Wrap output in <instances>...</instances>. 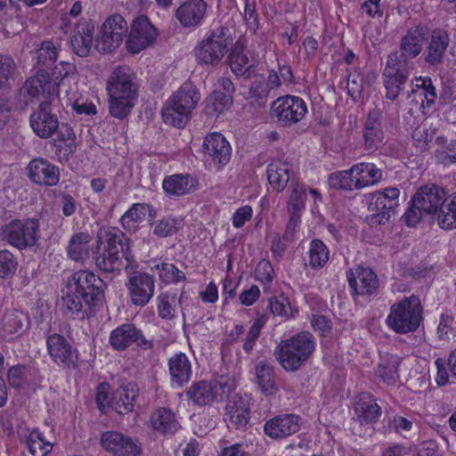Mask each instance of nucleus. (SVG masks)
<instances>
[{
	"instance_id": "f257e3e1",
	"label": "nucleus",
	"mask_w": 456,
	"mask_h": 456,
	"mask_svg": "<svg viewBox=\"0 0 456 456\" xmlns=\"http://www.w3.org/2000/svg\"><path fill=\"white\" fill-rule=\"evenodd\" d=\"M105 289V282L94 273H75L61 289L59 305L63 315L78 320L90 318L102 304Z\"/></svg>"
},
{
	"instance_id": "f03ea898",
	"label": "nucleus",
	"mask_w": 456,
	"mask_h": 456,
	"mask_svg": "<svg viewBox=\"0 0 456 456\" xmlns=\"http://www.w3.org/2000/svg\"><path fill=\"white\" fill-rule=\"evenodd\" d=\"M95 268L104 273H119L122 269L134 266V256L131 250V240L120 230L111 229L105 233L102 247L93 251Z\"/></svg>"
},
{
	"instance_id": "7ed1b4c3",
	"label": "nucleus",
	"mask_w": 456,
	"mask_h": 456,
	"mask_svg": "<svg viewBox=\"0 0 456 456\" xmlns=\"http://www.w3.org/2000/svg\"><path fill=\"white\" fill-rule=\"evenodd\" d=\"M315 348L314 336L302 331L281 340L274 348L273 355L286 371L298 370L310 358Z\"/></svg>"
},
{
	"instance_id": "20e7f679",
	"label": "nucleus",
	"mask_w": 456,
	"mask_h": 456,
	"mask_svg": "<svg viewBox=\"0 0 456 456\" xmlns=\"http://www.w3.org/2000/svg\"><path fill=\"white\" fill-rule=\"evenodd\" d=\"M200 100L197 87L190 81L184 82L162 109L164 122L178 128L184 127Z\"/></svg>"
},
{
	"instance_id": "39448f33",
	"label": "nucleus",
	"mask_w": 456,
	"mask_h": 456,
	"mask_svg": "<svg viewBox=\"0 0 456 456\" xmlns=\"http://www.w3.org/2000/svg\"><path fill=\"white\" fill-rule=\"evenodd\" d=\"M446 194L443 188L435 184L421 186L415 193L411 206L404 213L407 225L415 226L423 216L436 219Z\"/></svg>"
},
{
	"instance_id": "423d86ee",
	"label": "nucleus",
	"mask_w": 456,
	"mask_h": 456,
	"mask_svg": "<svg viewBox=\"0 0 456 456\" xmlns=\"http://www.w3.org/2000/svg\"><path fill=\"white\" fill-rule=\"evenodd\" d=\"M422 321V305L417 296L404 297L392 305L387 317V326L395 333L406 334L415 331Z\"/></svg>"
},
{
	"instance_id": "0eeeda50",
	"label": "nucleus",
	"mask_w": 456,
	"mask_h": 456,
	"mask_svg": "<svg viewBox=\"0 0 456 456\" xmlns=\"http://www.w3.org/2000/svg\"><path fill=\"white\" fill-rule=\"evenodd\" d=\"M230 42L227 27L217 26L210 29L194 47L193 53L197 62L200 65L217 66L227 53Z\"/></svg>"
},
{
	"instance_id": "6e6552de",
	"label": "nucleus",
	"mask_w": 456,
	"mask_h": 456,
	"mask_svg": "<svg viewBox=\"0 0 456 456\" xmlns=\"http://www.w3.org/2000/svg\"><path fill=\"white\" fill-rule=\"evenodd\" d=\"M40 224L37 218L12 219L0 228V240L24 250L37 245Z\"/></svg>"
},
{
	"instance_id": "1a4fd4ad",
	"label": "nucleus",
	"mask_w": 456,
	"mask_h": 456,
	"mask_svg": "<svg viewBox=\"0 0 456 456\" xmlns=\"http://www.w3.org/2000/svg\"><path fill=\"white\" fill-rule=\"evenodd\" d=\"M61 110L60 97L41 100L29 117V125L33 132L41 139L52 137L60 126Z\"/></svg>"
},
{
	"instance_id": "9d476101",
	"label": "nucleus",
	"mask_w": 456,
	"mask_h": 456,
	"mask_svg": "<svg viewBox=\"0 0 456 456\" xmlns=\"http://www.w3.org/2000/svg\"><path fill=\"white\" fill-rule=\"evenodd\" d=\"M400 191L396 187H388L382 191H375L368 196L366 219L370 225L385 224L389 221L399 206Z\"/></svg>"
},
{
	"instance_id": "9b49d317",
	"label": "nucleus",
	"mask_w": 456,
	"mask_h": 456,
	"mask_svg": "<svg viewBox=\"0 0 456 456\" xmlns=\"http://www.w3.org/2000/svg\"><path fill=\"white\" fill-rule=\"evenodd\" d=\"M307 113L306 102L296 95L278 97L271 104L270 115L282 127H291L300 122Z\"/></svg>"
},
{
	"instance_id": "f8f14e48",
	"label": "nucleus",
	"mask_w": 456,
	"mask_h": 456,
	"mask_svg": "<svg viewBox=\"0 0 456 456\" xmlns=\"http://www.w3.org/2000/svg\"><path fill=\"white\" fill-rule=\"evenodd\" d=\"M127 33L126 20L120 14L111 15L102 26L95 39V49L101 53H111L122 44Z\"/></svg>"
},
{
	"instance_id": "ddd939ff",
	"label": "nucleus",
	"mask_w": 456,
	"mask_h": 456,
	"mask_svg": "<svg viewBox=\"0 0 456 456\" xmlns=\"http://www.w3.org/2000/svg\"><path fill=\"white\" fill-rule=\"evenodd\" d=\"M409 75L408 64L399 59L397 53H389L382 74L387 99L395 101L398 98Z\"/></svg>"
},
{
	"instance_id": "4468645a",
	"label": "nucleus",
	"mask_w": 456,
	"mask_h": 456,
	"mask_svg": "<svg viewBox=\"0 0 456 456\" xmlns=\"http://www.w3.org/2000/svg\"><path fill=\"white\" fill-rule=\"evenodd\" d=\"M46 347L51 359L59 367L64 370L77 369V350L62 335H50L46 339Z\"/></svg>"
},
{
	"instance_id": "2eb2a0df",
	"label": "nucleus",
	"mask_w": 456,
	"mask_h": 456,
	"mask_svg": "<svg viewBox=\"0 0 456 456\" xmlns=\"http://www.w3.org/2000/svg\"><path fill=\"white\" fill-rule=\"evenodd\" d=\"M157 35V29L146 16L137 17L134 20L126 40L127 50L132 53H140L155 41Z\"/></svg>"
},
{
	"instance_id": "dca6fc26",
	"label": "nucleus",
	"mask_w": 456,
	"mask_h": 456,
	"mask_svg": "<svg viewBox=\"0 0 456 456\" xmlns=\"http://www.w3.org/2000/svg\"><path fill=\"white\" fill-rule=\"evenodd\" d=\"M126 287L128 289L131 303L142 307L150 302L154 294V278L146 273L134 272L129 276Z\"/></svg>"
},
{
	"instance_id": "f3484780",
	"label": "nucleus",
	"mask_w": 456,
	"mask_h": 456,
	"mask_svg": "<svg viewBox=\"0 0 456 456\" xmlns=\"http://www.w3.org/2000/svg\"><path fill=\"white\" fill-rule=\"evenodd\" d=\"M107 90L109 95L137 99L138 86L134 72L126 66L116 68L108 79Z\"/></svg>"
},
{
	"instance_id": "a211bd4d",
	"label": "nucleus",
	"mask_w": 456,
	"mask_h": 456,
	"mask_svg": "<svg viewBox=\"0 0 456 456\" xmlns=\"http://www.w3.org/2000/svg\"><path fill=\"white\" fill-rule=\"evenodd\" d=\"M100 444L105 451L116 456H137L141 452L134 439L118 431L103 432Z\"/></svg>"
},
{
	"instance_id": "6ab92c4d",
	"label": "nucleus",
	"mask_w": 456,
	"mask_h": 456,
	"mask_svg": "<svg viewBox=\"0 0 456 456\" xmlns=\"http://www.w3.org/2000/svg\"><path fill=\"white\" fill-rule=\"evenodd\" d=\"M20 92L31 99L41 96L42 100H52L53 97H59V86L52 81L47 72L39 70L27 79Z\"/></svg>"
},
{
	"instance_id": "aec40b11",
	"label": "nucleus",
	"mask_w": 456,
	"mask_h": 456,
	"mask_svg": "<svg viewBox=\"0 0 456 456\" xmlns=\"http://www.w3.org/2000/svg\"><path fill=\"white\" fill-rule=\"evenodd\" d=\"M28 177L36 184L52 187L60 181V169L57 166L43 158L32 159L28 167Z\"/></svg>"
},
{
	"instance_id": "412c9836",
	"label": "nucleus",
	"mask_w": 456,
	"mask_h": 456,
	"mask_svg": "<svg viewBox=\"0 0 456 456\" xmlns=\"http://www.w3.org/2000/svg\"><path fill=\"white\" fill-rule=\"evenodd\" d=\"M347 280L354 295L371 296L379 289V281L372 269L359 266L347 272Z\"/></svg>"
},
{
	"instance_id": "4be33fe9",
	"label": "nucleus",
	"mask_w": 456,
	"mask_h": 456,
	"mask_svg": "<svg viewBox=\"0 0 456 456\" xmlns=\"http://www.w3.org/2000/svg\"><path fill=\"white\" fill-rule=\"evenodd\" d=\"M134 343L144 348H151L152 346V343L145 339L142 330L134 324H123L110 333V344L116 350H125Z\"/></svg>"
},
{
	"instance_id": "5701e85b",
	"label": "nucleus",
	"mask_w": 456,
	"mask_h": 456,
	"mask_svg": "<svg viewBox=\"0 0 456 456\" xmlns=\"http://www.w3.org/2000/svg\"><path fill=\"white\" fill-rule=\"evenodd\" d=\"M300 427L301 419L298 415L281 414L265 423L264 432L273 439H284L296 434Z\"/></svg>"
},
{
	"instance_id": "b1692460",
	"label": "nucleus",
	"mask_w": 456,
	"mask_h": 456,
	"mask_svg": "<svg viewBox=\"0 0 456 456\" xmlns=\"http://www.w3.org/2000/svg\"><path fill=\"white\" fill-rule=\"evenodd\" d=\"M208 4L204 0H184L176 9L175 16L183 28L200 27L206 18Z\"/></svg>"
},
{
	"instance_id": "393cba45",
	"label": "nucleus",
	"mask_w": 456,
	"mask_h": 456,
	"mask_svg": "<svg viewBox=\"0 0 456 456\" xmlns=\"http://www.w3.org/2000/svg\"><path fill=\"white\" fill-rule=\"evenodd\" d=\"M436 97V87L430 77H416L415 82L411 83V91L408 94V99L413 105L410 108V112H412L413 107L419 110L431 107Z\"/></svg>"
},
{
	"instance_id": "a878e982",
	"label": "nucleus",
	"mask_w": 456,
	"mask_h": 456,
	"mask_svg": "<svg viewBox=\"0 0 456 456\" xmlns=\"http://www.w3.org/2000/svg\"><path fill=\"white\" fill-rule=\"evenodd\" d=\"M250 419L249 400L240 395H232L225 406L224 420L236 429L247 426Z\"/></svg>"
},
{
	"instance_id": "bb28decb",
	"label": "nucleus",
	"mask_w": 456,
	"mask_h": 456,
	"mask_svg": "<svg viewBox=\"0 0 456 456\" xmlns=\"http://www.w3.org/2000/svg\"><path fill=\"white\" fill-rule=\"evenodd\" d=\"M203 153L209 157L218 167L226 165L231 159V146L224 136L220 133L208 134L202 145Z\"/></svg>"
},
{
	"instance_id": "cd10ccee",
	"label": "nucleus",
	"mask_w": 456,
	"mask_h": 456,
	"mask_svg": "<svg viewBox=\"0 0 456 456\" xmlns=\"http://www.w3.org/2000/svg\"><path fill=\"white\" fill-rule=\"evenodd\" d=\"M426 32V28L420 24L411 27L401 38L399 59L407 63L408 59H414L419 56L423 50L422 44L425 40Z\"/></svg>"
},
{
	"instance_id": "c85d7f7f",
	"label": "nucleus",
	"mask_w": 456,
	"mask_h": 456,
	"mask_svg": "<svg viewBox=\"0 0 456 456\" xmlns=\"http://www.w3.org/2000/svg\"><path fill=\"white\" fill-rule=\"evenodd\" d=\"M449 43L450 37L447 31L442 28L433 29L428 39L424 53L425 61L430 66L443 63Z\"/></svg>"
},
{
	"instance_id": "c756f323",
	"label": "nucleus",
	"mask_w": 456,
	"mask_h": 456,
	"mask_svg": "<svg viewBox=\"0 0 456 456\" xmlns=\"http://www.w3.org/2000/svg\"><path fill=\"white\" fill-rule=\"evenodd\" d=\"M364 149L375 151L385 144V134L380 122V112L373 109L369 111L362 131Z\"/></svg>"
},
{
	"instance_id": "7c9ffc66",
	"label": "nucleus",
	"mask_w": 456,
	"mask_h": 456,
	"mask_svg": "<svg viewBox=\"0 0 456 456\" xmlns=\"http://www.w3.org/2000/svg\"><path fill=\"white\" fill-rule=\"evenodd\" d=\"M198 182L189 174H175L165 177L162 188L169 198H179L197 189Z\"/></svg>"
},
{
	"instance_id": "2f4dec72",
	"label": "nucleus",
	"mask_w": 456,
	"mask_h": 456,
	"mask_svg": "<svg viewBox=\"0 0 456 456\" xmlns=\"http://www.w3.org/2000/svg\"><path fill=\"white\" fill-rule=\"evenodd\" d=\"M94 34V24L92 21H81L75 28L70 38V45L74 53L80 57L89 55Z\"/></svg>"
},
{
	"instance_id": "473e14b6",
	"label": "nucleus",
	"mask_w": 456,
	"mask_h": 456,
	"mask_svg": "<svg viewBox=\"0 0 456 456\" xmlns=\"http://www.w3.org/2000/svg\"><path fill=\"white\" fill-rule=\"evenodd\" d=\"M138 395L139 387L135 383H123L111 400V408L118 414H127L134 411Z\"/></svg>"
},
{
	"instance_id": "72a5a7b5",
	"label": "nucleus",
	"mask_w": 456,
	"mask_h": 456,
	"mask_svg": "<svg viewBox=\"0 0 456 456\" xmlns=\"http://www.w3.org/2000/svg\"><path fill=\"white\" fill-rule=\"evenodd\" d=\"M351 173L356 190L378 184L383 177V171L373 163L361 162L351 167Z\"/></svg>"
},
{
	"instance_id": "f704fd0d",
	"label": "nucleus",
	"mask_w": 456,
	"mask_h": 456,
	"mask_svg": "<svg viewBox=\"0 0 456 456\" xmlns=\"http://www.w3.org/2000/svg\"><path fill=\"white\" fill-rule=\"evenodd\" d=\"M168 369L172 384L182 387L191 377V363L183 353L175 354L168 360Z\"/></svg>"
},
{
	"instance_id": "c9c22d12",
	"label": "nucleus",
	"mask_w": 456,
	"mask_h": 456,
	"mask_svg": "<svg viewBox=\"0 0 456 456\" xmlns=\"http://www.w3.org/2000/svg\"><path fill=\"white\" fill-rule=\"evenodd\" d=\"M151 428L162 435H173L180 428L174 411L168 408L161 407L151 412L150 417Z\"/></svg>"
},
{
	"instance_id": "e433bc0d",
	"label": "nucleus",
	"mask_w": 456,
	"mask_h": 456,
	"mask_svg": "<svg viewBox=\"0 0 456 456\" xmlns=\"http://www.w3.org/2000/svg\"><path fill=\"white\" fill-rule=\"evenodd\" d=\"M2 332L6 339L20 337L28 328V317L18 310L8 311L2 319Z\"/></svg>"
},
{
	"instance_id": "4c0bfd02",
	"label": "nucleus",
	"mask_w": 456,
	"mask_h": 456,
	"mask_svg": "<svg viewBox=\"0 0 456 456\" xmlns=\"http://www.w3.org/2000/svg\"><path fill=\"white\" fill-rule=\"evenodd\" d=\"M354 411L360 421L376 422L381 415V407L377 403L376 398L367 392L358 395Z\"/></svg>"
},
{
	"instance_id": "58836bf2",
	"label": "nucleus",
	"mask_w": 456,
	"mask_h": 456,
	"mask_svg": "<svg viewBox=\"0 0 456 456\" xmlns=\"http://www.w3.org/2000/svg\"><path fill=\"white\" fill-rule=\"evenodd\" d=\"M229 62L232 71L237 77L249 79L256 76V67L248 55L244 53L242 46L235 45L229 53Z\"/></svg>"
},
{
	"instance_id": "ea45409f",
	"label": "nucleus",
	"mask_w": 456,
	"mask_h": 456,
	"mask_svg": "<svg viewBox=\"0 0 456 456\" xmlns=\"http://www.w3.org/2000/svg\"><path fill=\"white\" fill-rule=\"evenodd\" d=\"M215 387L212 381H196L186 390V395L194 405H209L217 398Z\"/></svg>"
},
{
	"instance_id": "a19ab883",
	"label": "nucleus",
	"mask_w": 456,
	"mask_h": 456,
	"mask_svg": "<svg viewBox=\"0 0 456 456\" xmlns=\"http://www.w3.org/2000/svg\"><path fill=\"white\" fill-rule=\"evenodd\" d=\"M92 240V235L87 232L74 233L67 246L68 256L76 262L83 261L89 254Z\"/></svg>"
},
{
	"instance_id": "79ce46f5",
	"label": "nucleus",
	"mask_w": 456,
	"mask_h": 456,
	"mask_svg": "<svg viewBox=\"0 0 456 456\" xmlns=\"http://www.w3.org/2000/svg\"><path fill=\"white\" fill-rule=\"evenodd\" d=\"M401 362L402 359L397 355L389 354L381 355L377 369L378 377L387 385H395L399 379L398 367Z\"/></svg>"
},
{
	"instance_id": "37998d69",
	"label": "nucleus",
	"mask_w": 456,
	"mask_h": 456,
	"mask_svg": "<svg viewBox=\"0 0 456 456\" xmlns=\"http://www.w3.org/2000/svg\"><path fill=\"white\" fill-rule=\"evenodd\" d=\"M153 207L146 203H134L120 218L122 227L127 232H135L146 212H151Z\"/></svg>"
},
{
	"instance_id": "c03bdc74",
	"label": "nucleus",
	"mask_w": 456,
	"mask_h": 456,
	"mask_svg": "<svg viewBox=\"0 0 456 456\" xmlns=\"http://www.w3.org/2000/svg\"><path fill=\"white\" fill-rule=\"evenodd\" d=\"M436 217L437 224L444 230L456 229V192L447 195Z\"/></svg>"
},
{
	"instance_id": "a18cd8bd",
	"label": "nucleus",
	"mask_w": 456,
	"mask_h": 456,
	"mask_svg": "<svg viewBox=\"0 0 456 456\" xmlns=\"http://www.w3.org/2000/svg\"><path fill=\"white\" fill-rule=\"evenodd\" d=\"M256 375L257 384L265 395H272L278 392L273 366L266 362H258L256 366Z\"/></svg>"
},
{
	"instance_id": "49530a36",
	"label": "nucleus",
	"mask_w": 456,
	"mask_h": 456,
	"mask_svg": "<svg viewBox=\"0 0 456 456\" xmlns=\"http://www.w3.org/2000/svg\"><path fill=\"white\" fill-rule=\"evenodd\" d=\"M267 179L273 190L283 191L289 181V170L286 164L273 162L266 169Z\"/></svg>"
},
{
	"instance_id": "de8ad7c7",
	"label": "nucleus",
	"mask_w": 456,
	"mask_h": 456,
	"mask_svg": "<svg viewBox=\"0 0 456 456\" xmlns=\"http://www.w3.org/2000/svg\"><path fill=\"white\" fill-rule=\"evenodd\" d=\"M136 100L126 96L110 95V113L114 118L125 119L131 113Z\"/></svg>"
},
{
	"instance_id": "09e8293b",
	"label": "nucleus",
	"mask_w": 456,
	"mask_h": 456,
	"mask_svg": "<svg viewBox=\"0 0 456 456\" xmlns=\"http://www.w3.org/2000/svg\"><path fill=\"white\" fill-rule=\"evenodd\" d=\"M309 254V265L313 269L323 267L329 258L330 251L326 245L318 239H314L310 243Z\"/></svg>"
},
{
	"instance_id": "8fccbe9b",
	"label": "nucleus",
	"mask_w": 456,
	"mask_h": 456,
	"mask_svg": "<svg viewBox=\"0 0 456 456\" xmlns=\"http://www.w3.org/2000/svg\"><path fill=\"white\" fill-rule=\"evenodd\" d=\"M183 226V222L180 218L173 216H165L157 221L153 228V234L159 238L171 237L175 234Z\"/></svg>"
},
{
	"instance_id": "3c124183",
	"label": "nucleus",
	"mask_w": 456,
	"mask_h": 456,
	"mask_svg": "<svg viewBox=\"0 0 456 456\" xmlns=\"http://www.w3.org/2000/svg\"><path fill=\"white\" fill-rule=\"evenodd\" d=\"M289 187L291 188V193L287 205V209L289 214L301 215V212L305 208V203L306 200V191L304 185H300L297 183L291 182Z\"/></svg>"
},
{
	"instance_id": "603ef678",
	"label": "nucleus",
	"mask_w": 456,
	"mask_h": 456,
	"mask_svg": "<svg viewBox=\"0 0 456 456\" xmlns=\"http://www.w3.org/2000/svg\"><path fill=\"white\" fill-rule=\"evenodd\" d=\"M232 103V96L215 90L208 98L206 110L208 114L222 113Z\"/></svg>"
},
{
	"instance_id": "864d4df0",
	"label": "nucleus",
	"mask_w": 456,
	"mask_h": 456,
	"mask_svg": "<svg viewBox=\"0 0 456 456\" xmlns=\"http://www.w3.org/2000/svg\"><path fill=\"white\" fill-rule=\"evenodd\" d=\"M271 91L265 86V79L263 77L256 78L248 90V97L251 103L258 107H264L268 100Z\"/></svg>"
},
{
	"instance_id": "5fc2aeb1",
	"label": "nucleus",
	"mask_w": 456,
	"mask_h": 456,
	"mask_svg": "<svg viewBox=\"0 0 456 456\" xmlns=\"http://www.w3.org/2000/svg\"><path fill=\"white\" fill-rule=\"evenodd\" d=\"M27 444L28 452L34 456H45L53 450V444L46 442L38 430L30 432Z\"/></svg>"
},
{
	"instance_id": "6e6d98bb",
	"label": "nucleus",
	"mask_w": 456,
	"mask_h": 456,
	"mask_svg": "<svg viewBox=\"0 0 456 456\" xmlns=\"http://www.w3.org/2000/svg\"><path fill=\"white\" fill-rule=\"evenodd\" d=\"M351 173V167L347 170L332 173L329 175L328 183L331 188L343 191H354L355 183Z\"/></svg>"
},
{
	"instance_id": "4d7b16f0",
	"label": "nucleus",
	"mask_w": 456,
	"mask_h": 456,
	"mask_svg": "<svg viewBox=\"0 0 456 456\" xmlns=\"http://www.w3.org/2000/svg\"><path fill=\"white\" fill-rule=\"evenodd\" d=\"M16 71V64L9 55L0 54V91L10 87Z\"/></svg>"
},
{
	"instance_id": "13d9d810",
	"label": "nucleus",
	"mask_w": 456,
	"mask_h": 456,
	"mask_svg": "<svg viewBox=\"0 0 456 456\" xmlns=\"http://www.w3.org/2000/svg\"><path fill=\"white\" fill-rule=\"evenodd\" d=\"M37 65L40 69H49L57 60L58 50L51 41H44L37 52Z\"/></svg>"
},
{
	"instance_id": "bf43d9fd",
	"label": "nucleus",
	"mask_w": 456,
	"mask_h": 456,
	"mask_svg": "<svg viewBox=\"0 0 456 456\" xmlns=\"http://www.w3.org/2000/svg\"><path fill=\"white\" fill-rule=\"evenodd\" d=\"M18 261L15 256L8 249H0V278L6 279L12 276L17 269Z\"/></svg>"
},
{
	"instance_id": "052dcab7",
	"label": "nucleus",
	"mask_w": 456,
	"mask_h": 456,
	"mask_svg": "<svg viewBox=\"0 0 456 456\" xmlns=\"http://www.w3.org/2000/svg\"><path fill=\"white\" fill-rule=\"evenodd\" d=\"M434 131L429 132V129L425 124L418 126L411 134L414 145L419 151H424L429 142L432 141Z\"/></svg>"
},
{
	"instance_id": "680f3d73",
	"label": "nucleus",
	"mask_w": 456,
	"mask_h": 456,
	"mask_svg": "<svg viewBox=\"0 0 456 456\" xmlns=\"http://www.w3.org/2000/svg\"><path fill=\"white\" fill-rule=\"evenodd\" d=\"M265 321L263 317H258L256 319L251 325L243 343V349L247 354L251 353L253 350V347L259 338L261 330L263 329Z\"/></svg>"
},
{
	"instance_id": "e2e57ef3",
	"label": "nucleus",
	"mask_w": 456,
	"mask_h": 456,
	"mask_svg": "<svg viewBox=\"0 0 456 456\" xmlns=\"http://www.w3.org/2000/svg\"><path fill=\"white\" fill-rule=\"evenodd\" d=\"M212 382L216 387L215 390L217 395L216 401H222L236 387L235 380L228 376H221L219 379Z\"/></svg>"
},
{
	"instance_id": "0e129e2a",
	"label": "nucleus",
	"mask_w": 456,
	"mask_h": 456,
	"mask_svg": "<svg viewBox=\"0 0 456 456\" xmlns=\"http://www.w3.org/2000/svg\"><path fill=\"white\" fill-rule=\"evenodd\" d=\"M272 314L280 316H288L291 310L290 304L282 295L269 299L267 306Z\"/></svg>"
},
{
	"instance_id": "69168bd1",
	"label": "nucleus",
	"mask_w": 456,
	"mask_h": 456,
	"mask_svg": "<svg viewBox=\"0 0 456 456\" xmlns=\"http://www.w3.org/2000/svg\"><path fill=\"white\" fill-rule=\"evenodd\" d=\"M56 133H58V138L60 141L69 142L66 146L70 153L73 152L76 149V134L73 128L66 123L60 122V126Z\"/></svg>"
},
{
	"instance_id": "338daca9",
	"label": "nucleus",
	"mask_w": 456,
	"mask_h": 456,
	"mask_svg": "<svg viewBox=\"0 0 456 456\" xmlns=\"http://www.w3.org/2000/svg\"><path fill=\"white\" fill-rule=\"evenodd\" d=\"M110 385L102 382L98 385L95 393V402L98 409L102 412L107 407H111V400H110Z\"/></svg>"
},
{
	"instance_id": "774afa93",
	"label": "nucleus",
	"mask_w": 456,
	"mask_h": 456,
	"mask_svg": "<svg viewBox=\"0 0 456 456\" xmlns=\"http://www.w3.org/2000/svg\"><path fill=\"white\" fill-rule=\"evenodd\" d=\"M158 299V310L159 317L164 320L174 319L175 310L173 304L169 301L168 296L167 294H161L159 296Z\"/></svg>"
}]
</instances>
